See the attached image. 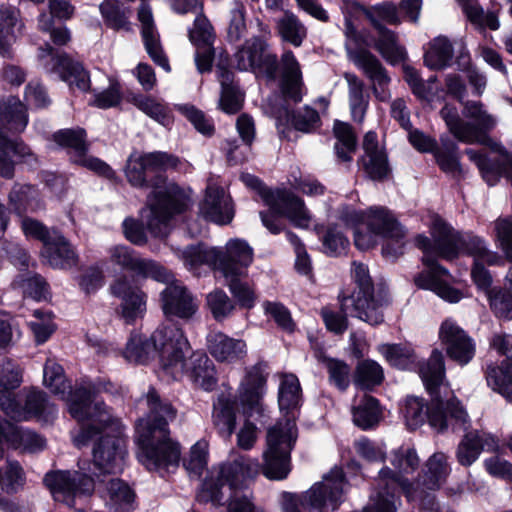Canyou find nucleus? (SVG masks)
Wrapping results in <instances>:
<instances>
[{"mask_svg": "<svg viewBox=\"0 0 512 512\" xmlns=\"http://www.w3.org/2000/svg\"><path fill=\"white\" fill-rule=\"evenodd\" d=\"M179 156L166 151L137 152L127 157L124 167L127 182L137 189H150L146 197L149 209L147 229L154 235L160 226L188 212L193 204L192 189L169 181L167 173L178 171Z\"/></svg>", "mask_w": 512, "mask_h": 512, "instance_id": "obj_1", "label": "nucleus"}, {"mask_svg": "<svg viewBox=\"0 0 512 512\" xmlns=\"http://www.w3.org/2000/svg\"><path fill=\"white\" fill-rule=\"evenodd\" d=\"M351 279L352 283L339 292L340 312L323 310L321 314L327 330L336 335L343 334L348 328L349 306L360 320L378 326L384 322L381 308L390 304L388 288L384 285L375 288L368 266L364 263L352 262Z\"/></svg>", "mask_w": 512, "mask_h": 512, "instance_id": "obj_2", "label": "nucleus"}, {"mask_svg": "<svg viewBox=\"0 0 512 512\" xmlns=\"http://www.w3.org/2000/svg\"><path fill=\"white\" fill-rule=\"evenodd\" d=\"M187 346L188 339L179 325L163 324L150 337L131 334L124 356L128 361L142 365L157 356L160 370L165 374L173 373L181 360L182 349Z\"/></svg>", "mask_w": 512, "mask_h": 512, "instance_id": "obj_3", "label": "nucleus"}, {"mask_svg": "<svg viewBox=\"0 0 512 512\" xmlns=\"http://www.w3.org/2000/svg\"><path fill=\"white\" fill-rule=\"evenodd\" d=\"M267 369V362L258 361L246 370L245 376L238 388L239 403L246 420L243 428L237 435V444L244 450L251 449L256 441V426L249 419L254 414L262 415L261 400L264 397L269 376Z\"/></svg>", "mask_w": 512, "mask_h": 512, "instance_id": "obj_4", "label": "nucleus"}, {"mask_svg": "<svg viewBox=\"0 0 512 512\" xmlns=\"http://www.w3.org/2000/svg\"><path fill=\"white\" fill-rule=\"evenodd\" d=\"M431 240L436 245L441 259L452 261L461 253L483 258L488 254L485 241L472 232L462 233L456 230L440 215L433 217L430 226Z\"/></svg>", "mask_w": 512, "mask_h": 512, "instance_id": "obj_5", "label": "nucleus"}, {"mask_svg": "<svg viewBox=\"0 0 512 512\" xmlns=\"http://www.w3.org/2000/svg\"><path fill=\"white\" fill-rule=\"evenodd\" d=\"M297 441V431L283 428L279 423L270 427L266 434L262 474L269 480H285L291 470V452Z\"/></svg>", "mask_w": 512, "mask_h": 512, "instance_id": "obj_6", "label": "nucleus"}, {"mask_svg": "<svg viewBox=\"0 0 512 512\" xmlns=\"http://www.w3.org/2000/svg\"><path fill=\"white\" fill-rule=\"evenodd\" d=\"M139 448V461L149 471L168 472L170 467L177 468L181 460V446L170 438V432L136 433Z\"/></svg>", "mask_w": 512, "mask_h": 512, "instance_id": "obj_7", "label": "nucleus"}, {"mask_svg": "<svg viewBox=\"0 0 512 512\" xmlns=\"http://www.w3.org/2000/svg\"><path fill=\"white\" fill-rule=\"evenodd\" d=\"M43 483L50 491L54 501L69 508L75 506L77 497L91 496L95 490L94 477L77 470L49 471L45 474Z\"/></svg>", "mask_w": 512, "mask_h": 512, "instance_id": "obj_8", "label": "nucleus"}, {"mask_svg": "<svg viewBox=\"0 0 512 512\" xmlns=\"http://www.w3.org/2000/svg\"><path fill=\"white\" fill-rule=\"evenodd\" d=\"M191 350L192 347L188 341V346L182 349V357L177 369L166 375L178 379L184 374L195 388L206 392L214 391L218 386V370L214 361L203 350Z\"/></svg>", "mask_w": 512, "mask_h": 512, "instance_id": "obj_9", "label": "nucleus"}, {"mask_svg": "<svg viewBox=\"0 0 512 512\" xmlns=\"http://www.w3.org/2000/svg\"><path fill=\"white\" fill-rule=\"evenodd\" d=\"M490 345L505 358L499 364L487 365L484 371L487 386L507 402L512 403V335L495 334Z\"/></svg>", "mask_w": 512, "mask_h": 512, "instance_id": "obj_10", "label": "nucleus"}, {"mask_svg": "<svg viewBox=\"0 0 512 512\" xmlns=\"http://www.w3.org/2000/svg\"><path fill=\"white\" fill-rule=\"evenodd\" d=\"M235 256H249L247 241L243 239L230 240L225 251L216 248L208 249L203 242H199L187 245L182 252L184 262L191 267L210 264L220 273Z\"/></svg>", "mask_w": 512, "mask_h": 512, "instance_id": "obj_11", "label": "nucleus"}, {"mask_svg": "<svg viewBox=\"0 0 512 512\" xmlns=\"http://www.w3.org/2000/svg\"><path fill=\"white\" fill-rule=\"evenodd\" d=\"M440 117L445 122L448 131L453 137L464 144H477L491 147L495 140L489 135L492 121L489 117L482 119L480 123H472L461 119L456 106L446 103L440 109Z\"/></svg>", "mask_w": 512, "mask_h": 512, "instance_id": "obj_12", "label": "nucleus"}, {"mask_svg": "<svg viewBox=\"0 0 512 512\" xmlns=\"http://www.w3.org/2000/svg\"><path fill=\"white\" fill-rule=\"evenodd\" d=\"M429 400L425 409V423L438 433H444L449 427V419L464 430L470 427L469 415L461 401L453 396L448 400L440 393L428 394Z\"/></svg>", "mask_w": 512, "mask_h": 512, "instance_id": "obj_13", "label": "nucleus"}, {"mask_svg": "<svg viewBox=\"0 0 512 512\" xmlns=\"http://www.w3.org/2000/svg\"><path fill=\"white\" fill-rule=\"evenodd\" d=\"M92 456L100 474L121 473L128 456L127 440L120 432H107L94 442Z\"/></svg>", "mask_w": 512, "mask_h": 512, "instance_id": "obj_14", "label": "nucleus"}, {"mask_svg": "<svg viewBox=\"0 0 512 512\" xmlns=\"http://www.w3.org/2000/svg\"><path fill=\"white\" fill-rule=\"evenodd\" d=\"M111 260L123 270L132 273L129 277L136 281L137 278L153 279L157 282L168 283L170 273L163 265L152 259L138 257L137 252L128 246H116L111 251Z\"/></svg>", "mask_w": 512, "mask_h": 512, "instance_id": "obj_15", "label": "nucleus"}, {"mask_svg": "<svg viewBox=\"0 0 512 512\" xmlns=\"http://www.w3.org/2000/svg\"><path fill=\"white\" fill-rule=\"evenodd\" d=\"M253 262V249L249 245V256H235L223 269L221 274L227 282V286L236 303V308L250 310L256 304V294L247 282L241 278L247 275V268Z\"/></svg>", "mask_w": 512, "mask_h": 512, "instance_id": "obj_16", "label": "nucleus"}, {"mask_svg": "<svg viewBox=\"0 0 512 512\" xmlns=\"http://www.w3.org/2000/svg\"><path fill=\"white\" fill-rule=\"evenodd\" d=\"M344 25L345 36L357 46L352 52L355 63L363 69L369 79L383 89L391 81L387 70L373 53L362 47L367 45L366 37L357 29L350 17L346 16Z\"/></svg>", "mask_w": 512, "mask_h": 512, "instance_id": "obj_17", "label": "nucleus"}, {"mask_svg": "<svg viewBox=\"0 0 512 512\" xmlns=\"http://www.w3.org/2000/svg\"><path fill=\"white\" fill-rule=\"evenodd\" d=\"M415 246L422 251V264L428 268L421 271L414 277V284L418 289L428 290L435 293L441 276H448L449 270L439 263L438 250L431 238L425 234H417L414 238Z\"/></svg>", "mask_w": 512, "mask_h": 512, "instance_id": "obj_18", "label": "nucleus"}, {"mask_svg": "<svg viewBox=\"0 0 512 512\" xmlns=\"http://www.w3.org/2000/svg\"><path fill=\"white\" fill-rule=\"evenodd\" d=\"M111 294L121 300V316L127 324H133L146 312L147 295L127 275L118 276L110 285Z\"/></svg>", "mask_w": 512, "mask_h": 512, "instance_id": "obj_19", "label": "nucleus"}, {"mask_svg": "<svg viewBox=\"0 0 512 512\" xmlns=\"http://www.w3.org/2000/svg\"><path fill=\"white\" fill-rule=\"evenodd\" d=\"M439 339L445 346L449 359L457 364L467 365L475 356L474 339L455 322L445 320L439 329Z\"/></svg>", "mask_w": 512, "mask_h": 512, "instance_id": "obj_20", "label": "nucleus"}, {"mask_svg": "<svg viewBox=\"0 0 512 512\" xmlns=\"http://www.w3.org/2000/svg\"><path fill=\"white\" fill-rule=\"evenodd\" d=\"M161 308L167 319H190L198 310L193 294L184 285L168 284L160 294Z\"/></svg>", "mask_w": 512, "mask_h": 512, "instance_id": "obj_21", "label": "nucleus"}, {"mask_svg": "<svg viewBox=\"0 0 512 512\" xmlns=\"http://www.w3.org/2000/svg\"><path fill=\"white\" fill-rule=\"evenodd\" d=\"M40 255L53 269L71 270L80 261L76 247L60 230H54V235L42 246Z\"/></svg>", "mask_w": 512, "mask_h": 512, "instance_id": "obj_22", "label": "nucleus"}, {"mask_svg": "<svg viewBox=\"0 0 512 512\" xmlns=\"http://www.w3.org/2000/svg\"><path fill=\"white\" fill-rule=\"evenodd\" d=\"M4 444L13 449L23 447L29 452H36L45 448L46 440L37 432L24 430L15 423L0 416V459L4 456Z\"/></svg>", "mask_w": 512, "mask_h": 512, "instance_id": "obj_23", "label": "nucleus"}, {"mask_svg": "<svg viewBox=\"0 0 512 512\" xmlns=\"http://www.w3.org/2000/svg\"><path fill=\"white\" fill-rule=\"evenodd\" d=\"M278 405L285 418L283 428L297 431L296 421L302 405V388L295 374H287L281 379L278 390Z\"/></svg>", "mask_w": 512, "mask_h": 512, "instance_id": "obj_24", "label": "nucleus"}, {"mask_svg": "<svg viewBox=\"0 0 512 512\" xmlns=\"http://www.w3.org/2000/svg\"><path fill=\"white\" fill-rule=\"evenodd\" d=\"M200 211L206 221L221 226L230 224L235 216L233 200L222 187L207 188Z\"/></svg>", "mask_w": 512, "mask_h": 512, "instance_id": "obj_25", "label": "nucleus"}, {"mask_svg": "<svg viewBox=\"0 0 512 512\" xmlns=\"http://www.w3.org/2000/svg\"><path fill=\"white\" fill-rule=\"evenodd\" d=\"M147 404L150 411V417L146 422H140L136 425V433L147 432H170L169 420L176 417L177 410L168 400H163L154 387H150L147 393Z\"/></svg>", "mask_w": 512, "mask_h": 512, "instance_id": "obj_26", "label": "nucleus"}, {"mask_svg": "<svg viewBox=\"0 0 512 512\" xmlns=\"http://www.w3.org/2000/svg\"><path fill=\"white\" fill-rule=\"evenodd\" d=\"M206 343L209 353L220 363L234 364L247 355V345L243 339L230 337L222 331L209 333Z\"/></svg>", "mask_w": 512, "mask_h": 512, "instance_id": "obj_27", "label": "nucleus"}, {"mask_svg": "<svg viewBox=\"0 0 512 512\" xmlns=\"http://www.w3.org/2000/svg\"><path fill=\"white\" fill-rule=\"evenodd\" d=\"M264 203L273 212L290 219L296 225H300L302 221L307 222L310 219L305 210L304 200L289 189H273L271 197H267Z\"/></svg>", "mask_w": 512, "mask_h": 512, "instance_id": "obj_28", "label": "nucleus"}, {"mask_svg": "<svg viewBox=\"0 0 512 512\" xmlns=\"http://www.w3.org/2000/svg\"><path fill=\"white\" fill-rule=\"evenodd\" d=\"M490 150L500 154L501 158H490L487 154L475 151L473 149H465V154L477 166L482 179L488 186H495L499 183L502 177L506 176V156L505 151H508L500 143L495 141V144L488 147Z\"/></svg>", "mask_w": 512, "mask_h": 512, "instance_id": "obj_29", "label": "nucleus"}, {"mask_svg": "<svg viewBox=\"0 0 512 512\" xmlns=\"http://www.w3.org/2000/svg\"><path fill=\"white\" fill-rule=\"evenodd\" d=\"M216 473L230 491L236 493L247 487V482L255 477L257 471L248 457L239 455L220 463Z\"/></svg>", "mask_w": 512, "mask_h": 512, "instance_id": "obj_30", "label": "nucleus"}, {"mask_svg": "<svg viewBox=\"0 0 512 512\" xmlns=\"http://www.w3.org/2000/svg\"><path fill=\"white\" fill-rule=\"evenodd\" d=\"M52 72L59 75V78L68 83L70 87L76 86L83 93L91 91L90 72L85 68L83 62L75 60L67 52L57 55L53 63Z\"/></svg>", "mask_w": 512, "mask_h": 512, "instance_id": "obj_31", "label": "nucleus"}, {"mask_svg": "<svg viewBox=\"0 0 512 512\" xmlns=\"http://www.w3.org/2000/svg\"><path fill=\"white\" fill-rule=\"evenodd\" d=\"M97 391L95 385L85 387L77 386L71 389L68 393L67 403L68 411L73 419L77 422L90 419V416L97 415L101 412L103 402H96L94 404V412H92V405L96 399Z\"/></svg>", "mask_w": 512, "mask_h": 512, "instance_id": "obj_32", "label": "nucleus"}, {"mask_svg": "<svg viewBox=\"0 0 512 512\" xmlns=\"http://www.w3.org/2000/svg\"><path fill=\"white\" fill-rule=\"evenodd\" d=\"M415 372L421 378L427 394L440 393L446 375L442 352L438 349H433L427 360H418Z\"/></svg>", "mask_w": 512, "mask_h": 512, "instance_id": "obj_33", "label": "nucleus"}, {"mask_svg": "<svg viewBox=\"0 0 512 512\" xmlns=\"http://www.w3.org/2000/svg\"><path fill=\"white\" fill-rule=\"evenodd\" d=\"M371 26L378 34V37L374 40L373 48L381 57L390 65H397L405 61L407 53L405 48L398 44L397 33L378 20L374 21Z\"/></svg>", "mask_w": 512, "mask_h": 512, "instance_id": "obj_34", "label": "nucleus"}, {"mask_svg": "<svg viewBox=\"0 0 512 512\" xmlns=\"http://www.w3.org/2000/svg\"><path fill=\"white\" fill-rule=\"evenodd\" d=\"M278 118L284 123H291L294 130L305 134H313L322 126L319 112L309 105H305L302 110H295L287 104H281Z\"/></svg>", "mask_w": 512, "mask_h": 512, "instance_id": "obj_35", "label": "nucleus"}, {"mask_svg": "<svg viewBox=\"0 0 512 512\" xmlns=\"http://www.w3.org/2000/svg\"><path fill=\"white\" fill-rule=\"evenodd\" d=\"M321 242L320 251L330 258L346 256L350 250V240L337 223H329L317 229Z\"/></svg>", "mask_w": 512, "mask_h": 512, "instance_id": "obj_36", "label": "nucleus"}, {"mask_svg": "<svg viewBox=\"0 0 512 512\" xmlns=\"http://www.w3.org/2000/svg\"><path fill=\"white\" fill-rule=\"evenodd\" d=\"M20 11L14 6L0 5V56L6 59L13 58L12 45L16 40V29L24 25L19 24Z\"/></svg>", "mask_w": 512, "mask_h": 512, "instance_id": "obj_37", "label": "nucleus"}, {"mask_svg": "<svg viewBox=\"0 0 512 512\" xmlns=\"http://www.w3.org/2000/svg\"><path fill=\"white\" fill-rule=\"evenodd\" d=\"M12 155L25 158L31 155V150L22 139L9 138L0 127V176L7 180L15 176L16 162Z\"/></svg>", "mask_w": 512, "mask_h": 512, "instance_id": "obj_38", "label": "nucleus"}, {"mask_svg": "<svg viewBox=\"0 0 512 512\" xmlns=\"http://www.w3.org/2000/svg\"><path fill=\"white\" fill-rule=\"evenodd\" d=\"M384 380L385 375L382 366L370 358L358 361L352 374V382L355 388L363 392L375 391Z\"/></svg>", "mask_w": 512, "mask_h": 512, "instance_id": "obj_39", "label": "nucleus"}, {"mask_svg": "<svg viewBox=\"0 0 512 512\" xmlns=\"http://www.w3.org/2000/svg\"><path fill=\"white\" fill-rule=\"evenodd\" d=\"M357 165L363 171L365 178L370 181L385 183L393 178V168L387 150L361 155L357 159Z\"/></svg>", "mask_w": 512, "mask_h": 512, "instance_id": "obj_40", "label": "nucleus"}, {"mask_svg": "<svg viewBox=\"0 0 512 512\" xmlns=\"http://www.w3.org/2000/svg\"><path fill=\"white\" fill-rule=\"evenodd\" d=\"M27 107L16 97L0 101V124L11 133L20 134L28 125Z\"/></svg>", "mask_w": 512, "mask_h": 512, "instance_id": "obj_41", "label": "nucleus"}, {"mask_svg": "<svg viewBox=\"0 0 512 512\" xmlns=\"http://www.w3.org/2000/svg\"><path fill=\"white\" fill-rule=\"evenodd\" d=\"M351 412L354 425L363 431L375 429L382 417L379 399L370 394H364L360 403L354 406Z\"/></svg>", "mask_w": 512, "mask_h": 512, "instance_id": "obj_42", "label": "nucleus"}, {"mask_svg": "<svg viewBox=\"0 0 512 512\" xmlns=\"http://www.w3.org/2000/svg\"><path fill=\"white\" fill-rule=\"evenodd\" d=\"M107 492L113 512H133L137 509L136 492L125 480L110 479L107 484Z\"/></svg>", "mask_w": 512, "mask_h": 512, "instance_id": "obj_43", "label": "nucleus"}, {"mask_svg": "<svg viewBox=\"0 0 512 512\" xmlns=\"http://www.w3.org/2000/svg\"><path fill=\"white\" fill-rule=\"evenodd\" d=\"M333 134L336 138L334 152L337 160L341 163L352 162V154L356 152L358 147V139L353 126L348 122L336 119Z\"/></svg>", "mask_w": 512, "mask_h": 512, "instance_id": "obj_44", "label": "nucleus"}, {"mask_svg": "<svg viewBox=\"0 0 512 512\" xmlns=\"http://www.w3.org/2000/svg\"><path fill=\"white\" fill-rule=\"evenodd\" d=\"M454 49L451 41L444 35L435 37L429 43V49L423 56L424 65L431 71H441L451 65Z\"/></svg>", "mask_w": 512, "mask_h": 512, "instance_id": "obj_45", "label": "nucleus"}, {"mask_svg": "<svg viewBox=\"0 0 512 512\" xmlns=\"http://www.w3.org/2000/svg\"><path fill=\"white\" fill-rule=\"evenodd\" d=\"M24 410L27 415L43 423L52 422L57 416L56 406L49 402V396L43 390L33 389L26 395Z\"/></svg>", "mask_w": 512, "mask_h": 512, "instance_id": "obj_46", "label": "nucleus"}, {"mask_svg": "<svg viewBox=\"0 0 512 512\" xmlns=\"http://www.w3.org/2000/svg\"><path fill=\"white\" fill-rule=\"evenodd\" d=\"M15 283L22 289L24 297L36 302H46L52 297L49 283L39 273L31 271L19 273Z\"/></svg>", "mask_w": 512, "mask_h": 512, "instance_id": "obj_47", "label": "nucleus"}, {"mask_svg": "<svg viewBox=\"0 0 512 512\" xmlns=\"http://www.w3.org/2000/svg\"><path fill=\"white\" fill-rule=\"evenodd\" d=\"M51 139L62 149L73 150L71 158H81L86 156L89 151L87 143V133L84 128H63L55 131Z\"/></svg>", "mask_w": 512, "mask_h": 512, "instance_id": "obj_48", "label": "nucleus"}, {"mask_svg": "<svg viewBox=\"0 0 512 512\" xmlns=\"http://www.w3.org/2000/svg\"><path fill=\"white\" fill-rule=\"evenodd\" d=\"M388 364L401 371H416L418 357L411 345L392 343L383 345L382 351Z\"/></svg>", "mask_w": 512, "mask_h": 512, "instance_id": "obj_49", "label": "nucleus"}, {"mask_svg": "<svg viewBox=\"0 0 512 512\" xmlns=\"http://www.w3.org/2000/svg\"><path fill=\"white\" fill-rule=\"evenodd\" d=\"M8 200L14 212L22 216L36 211L39 206V193L30 184L15 183L8 195Z\"/></svg>", "mask_w": 512, "mask_h": 512, "instance_id": "obj_50", "label": "nucleus"}, {"mask_svg": "<svg viewBox=\"0 0 512 512\" xmlns=\"http://www.w3.org/2000/svg\"><path fill=\"white\" fill-rule=\"evenodd\" d=\"M449 472L446 455L442 452L434 453L426 462L422 484L428 490H438L446 481Z\"/></svg>", "mask_w": 512, "mask_h": 512, "instance_id": "obj_51", "label": "nucleus"}, {"mask_svg": "<svg viewBox=\"0 0 512 512\" xmlns=\"http://www.w3.org/2000/svg\"><path fill=\"white\" fill-rule=\"evenodd\" d=\"M127 101L163 126H169L173 121L171 112L151 96L131 93L127 96Z\"/></svg>", "mask_w": 512, "mask_h": 512, "instance_id": "obj_52", "label": "nucleus"}, {"mask_svg": "<svg viewBox=\"0 0 512 512\" xmlns=\"http://www.w3.org/2000/svg\"><path fill=\"white\" fill-rule=\"evenodd\" d=\"M401 225L400 221L388 208L384 206H371L368 208L366 226L374 235L383 237Z\"/></svg>", "mask_w": 512, "mask_h": 512, "instance_id": "obj_53", "label": "nucleus"}, {"mask_svg": "<svg viewBox=\"0 0 512 512\" xmlns=\"http://www.w3.org/2000/svg\"><path fill=\"white\" fill-rule=\"evenodd\" d=\"M80 425L79 433L74 438V444L78 448L87 447L91 441L97 440L103 434L110 423V417L103 418V414L99 412L97 415L90 416V419L78 422Z\"/></svg>", "mask_w": 512, "mask_h": 512, "instance_id": "obj_54", "label": "nucleus"}, {"mask_svg": "<svg viewBox=\"0 0 512 512\" xmlns=\"http://www.w3.org/2000/svg\"><path fill=\"white\" fill-rule=\"evenodd\" d=\"M99 9L107 27L115 31L131 30L127 16L130 9L128 7H124L120 1L105 0L100 4Z\"/></svg>", "mask_w": 512, "mask_h": 512, "instance_id": "obj_55", "label": "nucleus"}, {"mask_svg": "<svg viewBox=\"0 0 512 512\" xmlns=\"http://www.w3.org/2000/svg\"><path fill=\"white\" fill-rule=\"evenodd\" d=\"M226 486L219 475L208 473L201 482L200 488L196 494V500L200 504H208L219 507L225 504L222 488Z\"/></svg>", "mask_w": 512, "mask_h": 512, "instance_id": "obj_56", "label": "nucleus"}, {"mask_svg": "<svg viewBox=\"0 0 512 512\" xmlns=\"http://www.w3.org/2000/svg\"><path fill=\"white\" fill-rule=\"evenodd\" d=\"M206 305L217 322H222L236 310V303L227 295V293L216 288L206 296Z\"/></svg>", "mask_w": 512, "mask_h": 512, "instance_id": "obj_57", "label": "nucleus"}, {"mask_svg": "<svg viewBox=\"0 0 512 512\" xmlns=\"http://www.w3.org/2000/svg\"><path fill=\"white\" fill-rule=\"evenodd\" d=\"M277 30L282 40L294 47H300L306 37V31L297 16L288 11L277 22Z\"/></svg>", "mask_w": 512, "mask_h": 512, "instance_id": "obj_58", "label": "nucleus"}, {"mask_svg": "<svg viewBox=\"0 0 512 512\" xmlns=\"http://www.w3.org/2000/svg\"><path fill=\"white\" fill-rule=\"evenodd\" d=\"M176 110L203 136L212 137L215 134L216 129L213 119L195 105L179 104L176 106Z\"/></svg>", "mask_w": 512, "mask_h": 512, "instance_id": "obj_59", "label": "nucleus"}, {"mask_svg": "<svg viewBox=\"0 0 512 512\" xmlns=\"http://www.w3.org/2000/svg\"><path fill=\"white\" fill-rule=\"evenodd\" d=\"M236 400L220 397V409L214 416V423L221 436H230L236 428Z\"/></svg>", "mask_w": 512, "mask_h": 512, "instance_id": "obj_60", "label": "nucleus"}, {"mask_svg": "<svg viewBox=\"0 0 512 512\" xmlns=\"http://www.w3.org/2000/svg\"><path fill=\"white\" fill-rule=\"evenodd\" d=\"M491 311L496 318L504 321L512 320V293L502 287H494L488 295Z\"/></svg>", "mask_w": 512, "mask_h": 512, "instance_id": "obj_61", "label": "nucleus"}, {"mask_svg": "<svg viewBox=\"0 0 512 512\" xmlns=\"http://www.w3.org/2000/svg\"><path fill=\"white\" fill-rule=\"evenodd\" d=\"M26 483L24 470L18 461H8L0 470V486L7 494L17 493Z\"/></svg>", "mask_w": 512, "mask_h": 512, "instance_id": "obj_62", "label": "nucleus"}, {"mask_svg": "<svg viewBox=\"0 0 512 512\" xmlns=\"http://www.w3.org/2000/svg\"><path fill=\"white\" fill-rule=\"evenodd\" d=\"M325 364L328 372L329 382L339 391L345 392L351 383V368L341 359L327 357Z\"/></svg>", "mask_w": 512, "mask_h": 512, "instance_id": "obj_63", "label": "nucleus"}, {"mask_svg": "<svg viewBox=\"0 0 512 512\" xmlns=\"http://www.w3.org/2000/svg\"><path fill=\"white\" fill-rule=\"evenodd\" d=\"M208 458V443L197 441L190 449L189 459L183 461V466L190 474L200 477L207 469Z\"/></svg>", "mask_w": 512, "mask_h": 512, "instance_id": "obj_64", "label": "nucleus"}]
</instances>
